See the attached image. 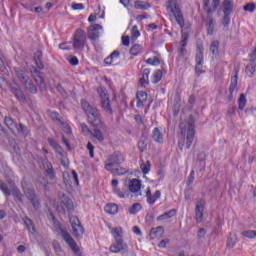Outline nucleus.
<instances>
[{"label":"nucleus","mask_w":256,"mask_h":256,"mask_svg":"<svg viewBox=\"0 0 256 256\" xmlns=\"http://www.w3.org/2000/svg\"><path fill=\"white\" fill-rule=\"evenodd\" d=\"M180 136L178 140V147L180 151H183V147L186 145V149H191L193 141H195V118L190 115L188 118V130L185 137V129L183 128V123L179 124Z\"/></svg>","instance_id":"1"},{"label":"nucleus","mask_w":256,"mask_h":256,"mask_svg":"<svg viewBox=\"0 0 256 256\" xmlns=\"http://www.w3.org/2000/svg\"><path fill=\"white\" fill-rule=\"evenodd\" d=\"M204 11H206L207 16L205 19V25L207 30V35H213L215 31V20L213 19V13L217 11V7L221 5V0H203Z\"/></svg>","instance_id":"2"},{"label":"nucleus","mask_w":256,"mask_h":256,"mask_svg":"<svg viewBox=\"0 0 256 256\" xmlns=\"http://www.w3.org/2000/svg\"><path fill=\"white\" fill-rule=\"evenodd\" d=\"M81 107L86 113L88 118V123L92 125V127H99L101 125V112H99V109L97 107L91 105L87 100L81 101Z\"/></svg>","instance_id":"3"},{"label":"nucleus","mask_w":256,"mask_h":256,"mask_svg":"<svg viewBox=\"0 0 256 256\" xmlns=\"http://www.w3.org/2000/svg\"><path fill=\"white\" fill-rule=\"evenodd\" d=\"M179 3H181V0H168V5L166 9L167 11H169V13H171L170 15L174 17L179 27L183 29V27H185V18L183 17V12L179 7Z\"/></svg>","instance_id":"4"},{"label":"nucleus","mask_w":256,"mask_h":256,"mask_svg":"<svg viewBox=\"0 0 256 256\" xmlns=\"http://www.w3.org/2000/svg\"><path fill=\"white\" fill-rule=\"evenodd\" d=\"M189 33H191V26L185 27L181 31V41L180 47L178 48V59H185V55H187V41H189Z\"/></svg>","instance_id":"5"},{"label":"nucleus","mask_w":256,"mask_h":256,"mask_svg":"<svg viewBox=\"0 0 256 256\" xmlns=\"http://www.w3.org/2000/svg\"><path fill=\"white\" fill-rule=\"evenodd\" d=\"M111 253H121L123 256H129V245L123 239H117L110 246Z\"/></svg>","instance_id":"6"},{"label":"nucleus","mask_w":256,"mask_h":256,"mask_svg":"<svg viewBox=\"0 0 256 256\" xmlns=\"http://www.w3.org/2000/svg\"><path fill=\"white\" fill-rule=\"evenodd\" d=\"M125 161L123 154L121 152H114L109 155L107 161L105 163V169L111 170V168L115 167V165H121Z\"/></svg>","instance_id":"7"},{"label":"nucleus","mask_w":256,"mask_h":256,"mask_svg":"<svg viewBox=\"0 0 256 256\" xmlns=\"http://www.w3.org/2000/svg\"><path fill=\"white\" fill-rule=\"evenodd\" d=\"M5 125L12 131V133H22V135H27V127L23 124L17 125L11 117L6 116L4 119Z\"/></svg>","instance_id":"8"},{"label":"nucleus","mask_w":256,"mask_h":256,"mask_svg":"<svg viewBox=\"0 0 256 256\" xmlns=\"http://www.w3.org/2000/svg\"><path fill=\"white\" fill-rule=\"evenodd\" d=\"M85 41V31H83L82 29H77L73 39L74 49H77L78 51H83V49H85Z\"/></svg>","instance_id":"9"},{"label":"nucleus","mask_w":256,"mask_h":256,"mask_svg":"<svg viewBox=\"0 0 256 256\" xmlns=\"http://www.w3.org/2000/svg\"><path fill=\"white\" fill-rule=\"evenodd\" d=\"M196 66H195V72L199 76L201 73H203V63H204V56H203V44H197L196 49Z\"/></svg>","instance_id":"10"},{"label":"nucleus","mask_w":256,"mask_h":256,"mask_svg":"<svg viewBox=\"0 0 256 256\" xmlns=\"http://www.w3.org/2000/svg\"><path fill=\"white\" fill-rule=\"evenodd\" d=\"M69 219L75 237H83L85 229L83 228V225H81L79 218L77 216H69Z\"/></svg>","instance_id":"11"},{"label":"nucleus","mask_w":256,"mask_h":256,"mask_svg":"<svg viewBox=\"0 0 256 256\" xmlns=\"http://www.w3.org/2000/svg\"><path fill=\"white\" fill-rule=\"evenodd\" d=\"M14 73L16 78L18 79L19 83L23 85L24 83L28 82L31 78L29 77V74L27 72V69L25 68H14Z\"/></svg>","instance_id":"12"},{"label":"nucleus","mask_w":256,"mask_h":256,"mask_svg":"<svg viewBox=\"0 0 256 256\" xmlns=\"http://www.w3.org/2000/svg\"><path fill=\"white\" fill-rule=\"evenodd\" d=\"M203 211H205V200L199 199L196 202L195 207L196 223H201V221H203Z\"/></svg>","instance_id":"13"},{"label":"nucleus","mask_w":256,"mask_h":256,"mask_svg":"<svg viewBox=\"0 0 256 256\" xmlns=\"http://www.w3.org/2000/svg\"><path fill=\"white\" fill-rule=\"evenodd\" d=\"M42 166L45 169L50 181H55V169L53 168V164H51L48 159H44L42 161Z\"/></svg>","instance_id":"14"},{"label":"nucleus","mask_w":256,"mask_h":256,"mask_svg":"<svg viewBox=\"0 0 256 256\" xmlns=\"http://www.w3.org/2000/svg\"><path fill=\"white\" fill-rule=\"evenodd\" d=\"M61 203L66 207L69 213H73V211H75V204H73V200L67 197V195H62Z\"/></svg>","instance_id":"15"},{"label":"nucleus","mask_w":256,"mask_h":256,"mask_svg":"<svg viewBox=\"0 0 256 256\" xmlns=\"http://www.w3.org/2000/svg\"><path fill=\"white\" fill-rule=\"evenodd\" d=\"M26 93H31L32 95L37 94V86L33 83V80L30 78L26 83L22 84Z\"/></svg>","instance_id":"16"},{"label":"nucleus","mask_w":256,"mask_h":256,"mask_svg":"<svg viewBox=\"0 0 256 256\" xmlns=\"http://www.w3.org/2000/svg\"><path fill=\"white\" fill-rule=\"evenodd\" d=\"M128 189L130 193H138V191H141V181H139V179L136 178L130 180Z\"/></svg>","instance_id":"17"},{"label":"nucleus","mask_w":256,"mask_h":256,"mask_svg":"<svg viewBox=\"0 0 256 256\" xmlns=\"http://www.w3.org/2000/svg\"><path fill=\"white\" fill-rule=\"evenodd\" d=\"M163 233H165V229L163 228V226H158L151 229L150 237L151 239H161V237H163Z\"/></svg>","instance_id":"18"},{"label":"nucleus","mask_w":256,"mask_h":256,"mask_svg":"<svg viewBox=\"0 0 256 256\" xmlns=\"http://www.w3.org/2000/svg\"><path fill=\"white\" fill-rule=\"evenodd\" d=\"M100 105L105 113H108V115H113V108L111 107V100L109 98H104L101 100Z\"/></svg>","instance_id":"19"},{"label":"nucleus","mask_w":256,"mask_h":256,"mask_svg":"<svg viewBox=\"0 0 256 256\" xmlns=\"http://www.w3.org/2000/svg\"><path fill=\"white\" fill-rule=\"evenodd\" d=\"M91 137L96 139L98 143H103L105 141V136L103 135V132L99 128H94L93 131L90 133Z\"/></svg>","instance_id":"20"},{"label":"nucleus","mask_w":256,"mask_h":256,"mask_svg":"<svg viewBox=\"0 0 256 256\" xmlns=\"http://www.w3.org/2000/svg\"><path fill=\"white\" fill-rule=\"evenodd\" d=\"M48 143L50 147H52V149H54V151L60 155V157H63V153H65V151H63L61 145L55 142L53 138H48Z\"/></svg>","instance_id":"21"},{"label":"nucleus","mask_w":256,"mask_h":256,"mask_svg":"<svg viewBox=\"0 0 256 256\" xmlns=\"http://www.w3.org/2000/svg\"><path fill=\"white\" fill-rule=\"evenodd\" d=\"M10 190L14 197H16V199H18L20 203H23V194H21V191L19 190V188H17L15 183H10Z\"/></svg>","instance_id":"22"},{"label":"nucleus","mask_w":256,"mask_h":256,"mask_svg":"<svg viewBox=\"0 0 256 256\" xmlns=\"http://www.w3.org/2000/svg\"><path fill=\"white\" fill-rule=\"evenodd\" d=\"M149 73H151V70H149L148 68L143 70L142 77L139 80V83L142 87H145V85H149Z\"/></svg>","instance_id":"23"},{"label":"nucleus","mask_w":256,"mask_h":256,"mask_svg":"<svg viewBox=\"0 0 256 256\" xmlns=\"http://www.w3.org/2000/svg\"><path fill=\"white\" fill-rule=\"evenodd\" d=\"M109 171L110 173H112V175H118V176H121V175H127V173H129V170L127 168H124V167H117V168H114V166L112 168H110V170H107Z\"/></svg>","instance_id":"24"},{"label":"nucleus","mask_w":256,"mask_h":256,"mask_svg":"<svg viewBox=\"0 0 256 256\" xmlns=\"http://www.w3.org/2000/svg\"><path fill=\"white\" fill-rule=\"evenodd\" d=\"M152 139L156 143H163V134L161 133V130L159 128H154L152 131Z\"/></svg>","instance_id":"25"},{"label":"nucleus","mask_w":256,"mask_h":256,"mask_svg":"<svg viewBox=\"0 0 256 256\" xmlns=\"http://www.w3.org/2000/svg\"><path fill=\"white\" fill-rule=\"evenodd\" d=\"M235 91H237V73L231 78V83L229 87V99H233V93H235Z\"/></svg>","instance_id":"26"},{"label":"nucleus","mask_w":256,"mask_h":256,"mask_svg":"<svg viewBox=\"0 0 256 256\" xmlns=\"http://www.w3.org/2000/svg\"><path fill=\"white\" fill-rule=\"evenodd\" d=\"M22 189L25 197H27V199H29L30 201L37 198V195L35 194V190L31 188H25L23 183H22Z\"/></svg>","instance_id":"27"},{"label":"nucleus","mask_w":256,"mask_h":256,"mask_svg":"<svg viewBox=\"0 0 256 256\" xmlns=\"http://www.w3.org/2000/svg\"><path fill=\"white\" fill-rule=\"evenodd\" d=\"M134 7H135V9H140L141 11H147V9H149V7H151V5L145 1L136 0L134 2Z\"/></svg>","instance_id":"28"},{"label":"nucleus","mask_w":256,"mask_h":256,"mask_svg":"<svg viewBox=\"0 0 256 256\" xmlns=\"http://www.w3.org/2000/svg\"><path fill=\"white\" fill-rule=\"evenodd\" d=\"M11 91L15 95V97H17V99L21 101V103H25V94L23 93L22 89L12 87Z\"/></svg>","instance_id":"29"},{"label":"nucleus","mask_w":256,"mask_h":256,"mask_svg":"<svg viewBox=\"0 0 256 256\" xmlns=\"http://www.w3.org/2000/svg\"><path fill=\"white\" fill-rule=\"evenodd\" d=\"M176 213H177L176 209H171L163 213L162 215L158 216V221H165V219H171V217H175Z\"/></svg>","instance_id":"30"},{"label":"nucleus","mask_w":256,"mask_h":256,"mask_svg":"<svg viewBox=\"0 0 256 256\" xmlns=\"http://www.w3.org/2000/svg\"><path fill=\"white\" fill-rule=\"evenodd\" d=\"M138 101H137V107H143V103L147 102V94L143 91H140L136 95Z\"/></svg>","instance_id":"31"},{"label":"nucleus","mask_w":256,"mask_h":256,"mask_svg":"<svg viewBox=\"0 0 256 256\" xmlns=\"http://www.w3.org/2000/svg\"><path fill=\"white\" fill-rule=\"evenodd\" d=\"M24 225L27 227L29 233H35V226L33 225V220L28 218L27 216L23 217Z\"/></svg>","instance_id":"32"},{"label":"nucleus","mask_w":256,"mask_h":256,"mask_svg":"<svg viewBox=\"0 0 256 256\" xmlns=\"http://www.w3.org/2000/svg\"><path fill=\"white\" fill-rule=\"evenodd\" d=\"M34 80L36 85H38L40 91H45L46 89V85H45V80L43 79V76L40 75H36L34 76Z\"/></svg>","instance_id":"33"},{"label":"nucleus","mask_w":256,"mask_h":256,"mask_svg":"<svg viewBox=\"0 0 256 256\" xmlns=\"http://www.w3.org/2000/svg\"><path fill=\"white\" fill-rule=\"evenodd\" d=\"M210 52L213 57H217L219 55V40H214L211 42Z\"/></svg>","instance_id":"34"},{"label":"nucleus","mask_w":256,"mask_h":256,"mask_svg":"<svg viewBox=\"0 0 256 256\" xmlns=\"http://www.w3.org/2000/svg\"><path fill=\"white\" fill-rule=\"evenodd\" d=\"M104 211L110 215H116V213L119 211V207L116 204H107Z\"/></svg>","instance_id":"35"},{"label":"nucleus","mask_w":256,"mask_h":256,"mask_svg":"<svg viewBox=\"0 0 256 256\" xmlns=\"http://www.w3.org/2000/svg\"><path fill=\"white\" fill-rule=\"evenodd\" d=\"M237 243V234L230 233L227 239V247L233 249Z\"/></svg>","instance_id":"36"},{"label":"nucleus","mask_w":256,"mask_h":256,"mask_svg":"<svg viewBox=\"0 0 256 256\" xmlns=\"http://www.w3.org/2000/svg\"><path fill=\"white\" fill-rule=\"evenodd\" d=\"M256 71V63L255 60H250V62L246 66V73H249V77H253V73Z\"/></svg>","instance_id":"37"},{"label":"nucleus","mask_w":256,"mask_h":256,"mask_svg":"<svg viewBox=\"0 0 256 256\" xmlns=\"http://www.w3.org/2000/svg\"><path fill=\"white\" fill-rule=\"evenodd\" d=\"M223 13H232L233 12V0H224L223 2Z\"/></svg>","instance_id":"38"},{"label":"nucleus","mask_w":256,"mask_h":256,"mask_svg":"<svg viewBox=\"0 0 256 256\" xmlns=\"http://www.w3.org/2000/svg\"><path fill=\"white\" fill-rule=\"evenodd\" d=\"M247 105V98L245 97V94H240V97L238 99V109L240 111H243L245 109V106Z\"/></svg>","instance_id":"39"},{"label":"nucleus","mask_w":256,"mask_h":256,"mask_svg":"<svg viewBox=\"0 0 256 256\" xmlns=\"http://www.w3.org/2000/svg\"><path fill=\"white\" fill-rule=\"evenodd\" d=\"M112 235L115 239V241H117V239H123V228L121 227H116L112 230Z\"/></svg>","instance_id":"40"},{"label":"nucleus","mask_w":256,"mask_h":256,"mask_svg":"<svg viewBox=\"0 0 256 256\" xmlns=\"http://www.w3.org/2000/svg\"><path fill=\"white\" fill-rule=\"evenodd\" d=\"M0 190L5 194L6 197H11V189H9V186H7L3 180H0Z\"/></svg>","instance_id":"41"},{"label":"nucleus","mask_w":256,"mask_h":256,"mask_svg":"<svg viewBox=\"0 0 256 256\" xmlns=\"http://www.w3.org/2000/svg\"><path fill=\"white\" fill-rule=\"evenodd\" d=\"M140 169L143 173V175H147L151 171V162L146 161V163L142 162L140 164Z\"/></svg>","instance_id":"42"},{"label":"nucleus","mask_w":256,"mask_h":256,"mask_svg":"<svg viewBox=\"0 0 256 256\" xmlns=\"http://www.w3.org/2000/svg\"><path fill=\"white\" fill-rule=\"evenodd\" d=\"M161 79H163V71L156 70L153 74L152 83H154V85H157V83H159V81H161Z\"/></svg>","instance_id":"43"},{"label":"nucleus","mask_w":256,"mask_h":256,"mask_svg":"<svg viewBox=\"0 0 256 256\" xmlns=\"http://www.w3.org/2000/svg\"><path fill=\"white\" fill-rule=\"evenodd\" d=\"M142 207L140 203H135L129 208L130 215H137L141 211Z\"/></svg>","instance_id":"44"},{"label":"nucleus","mask_w":256,"mask_h":256,"mask_svg":"<svg viewBox=\"0 0 256 256\" xmlns=\"http://www.w3.org/2000/svg\"><path fill=\"white\" fill-rule=\"evenodd\" d=\"M143 48L141 47V45L139 44H134L131 48H130V54L133 55L134 57H136V55L141 53V50Z\"/></svg>","instance_id":"45"},{"label":"nucleus","mask_w":256,"mask_h":256,"mask_svg":"<svg viewBox=\"0 0 256 256\" xmlns=\"http://www.w3.org/2000/svg\"><path fill=\"white\" fill-rule=\"evenodd\" d=\"M242 237H246L247 239H255L256 231L255 230H245L241 233Z\"/></svg>","instance_id":"46"},{"label":"nucleus","mask_w":256,"mask_h":256,"mask_svg":"<svg viewBox=\"0 0 256 256\" xmlns=\"http://www.w3.org/2000/svg\"><path fill=\"white\" fill-rule=\"evenodd\" d=\"M88 38L91 39V41H95L99 39V31L92 30L89 28L88 30Z\"/></svg>","instance_id":"47"},{"label":"nucleus","mask_w":256,"mask_h":256,"mask_svg":"<svg viewBox=\"0 0 256 256\" xmlns=\"http://www.w3.org/2000/svg\"><path fill=\"white\" fill-rule=\"evenodd\" d=\"M97 92H98L99 96H100L101 99H102L101 101H103V99L109 98V95H107V90H106L105 88L99 87V88L97 89Z\"/></svg>","instance_id":"48"},{"label":"nucleus","mask_w":256,"mask_h":256,"mask_svg":"<svg viewBox=\"0 0 256 256\" xmlns=\"http://www.w3.org/2000/svg\"><path fill=\"white\" fill-rule=\"evenodd\" d=\"M114 193L120 197V199H125V197H129V192H123L119 188H114Z\"/></svg>","instance_id":"49"},{"label":"nucleus","mask_w":256,"mask_h":256,"mask_svg":"<svg viewBox=\"0 0 256 256\" xmlns=\"http://www.w3.org/2000/svg\"><path fill=\"white\" fill-rule=\"evenodd\" d=\"M231 14L230 13H224V17L222 20V24L224 27H228L229 23H231Z\"/></svg>","instance_id":"50"},{"label":"nucleus","mask_w":256,"mask_h":256,"mask_svg":"<svg viewBox=\"0 0 256 256\" xmlns=\"http://www.w3.org/2000/svg\"><path fill=\"white\" fill-rule=\"evenodd\" d=\"M146 63L148 65H160L161 60H159V58H157L156 56H154L153 58H148L146 60Z\"/></svg>","instance_id":"51"},{"label":"nucleus","mask_w":256,"mask_h":256,"mask_svg":"<svg viewBox=\"0 0 256 256\" xmlns=\"http://www.w3.org/2000/svg\"><path fill=\"white\" fill-rule=\"evenodd\" d=\"M138 149L141 153H143V151H145V149H147V140L145 139H141L138 142Z\"/></svg>","instance_id":"52"},{"label":"nucleus","mask_w":256,"mask_h":256,"mask_svg":"<svg viewBox=\"0 0 256 256\" xmlns=\"http://www.w3.org/2000/svg\"><path fill=\"white\" fill-rule=\"evenodd\" d=\"M80 127L83 135H91L92 131L89 129V126H87V124L81 123Z\"/></svg>","instance_id":"53"},{"label":"nucleus","mask_w":256,"mask_h":256,"mask_svg":"<svg viewBox=\"0 0 256 256\" xmlns=\"http://www.w3.org/2000/svg\"><path fill=\"white\" fill-rule=\"evenodd\" d=\"M244 11H249L250 13H253L256 9V4L255 3H248L243 7Z\"/></svg>","instance_id":"54"},{"label":"nucleus","mask_w":256,"mask_h":256,"mask_svg":"<svg viewBox=\"0 0 256 256\" xmlns=\"http://www.w3.org/2000/svg\"><path fill=\"white\" fill-rule=\"evenodd\" d=\"M87 149L89 151V155L91 157V159H93V157H95V146H93V144H91V142H88L87 144Z\"/></svg>","instance_id":"55"},{"label":"nucleus","mask_w":256,"mask_h":256,"mask_svg":"<svg viewBox=\"0 0 256 256\" xmlns=\"http://www.w3.org/2000/svg\"><path fill=\"white\" fill-rule=\"evenodd\" d=\"M131 33H132V37H134L135 39H137L141 35V32H139V29L137 28V25H134L132 27Z\"/></svg>","instance_id":"56"},{"label":"nucleus","mask_w":256,"mask_h":256,"mask_svg":"<svg viewBox=\"0 0 256 256\" xmlns=\"http://www.w3.org/2000/svg\"><path fill=\"white\" fill-rule=\"evenodd\" d=\"M30 203L32 204V207L34 209H39V207H41V202L39 201V199H37V197L30 200Z\"/></svg>","instance_id":"57"},{"label":"nucleus","mask_w":256,"mask_h":256,"mask_svg":"<svg viewBox=\"0 0 256 256\" xmlns=\"http://www.w3.org/2000/svg\"><path fill=\"white\" fill-rule=\"evenodd\" d=\"M193 181H195V170H192L190 172V175L188 176V180L186 182V184L189 186V185H192Z\"/></svg>","instance_id":"58"},{"label":"nucleus","mask_w":256,"mask_h":256,"mask_svg":"<svg viewBox=\"0 0 256 256\" xmlns=\"http://www.w3.org/2000/svg\"><path fill=\"white\" fill-rule=\"evenodd\" d=\"M68 61H69V63H71L74 66L79 65V59L77 58V56H70Z\"/></svg>","instance_id":"59"},{"label":"nucleus","mask_w":256,"mask_h":256,"mask_svg":"<svg viewBox=\"0 0 256 256\" xmlns=\"http://www.w3.org/2000/svg\"><path fill=\"white\" fill-rule=\"evenodd\" d=\"M61 127H64V131L67 133V135L71 134V127L67 125L65 122L60 123Z\"/></svg>","instance_id":"60"},{"label":"nucleus","mask_w":256,"mask_h":256,"mask_svg":"<svg viewBox=\"0 0 256 256\" xmlns=\"http://www.w3.org/2000/svg\"><path fill=\"white\" fill-rule=\"evenodd\" d=\"M72 9H74V11H79L81 9H85V6H83L81 3H75L72 4Z\"/></svg>","instance_id":"61"},{"label":"nucleus","mask_w":256,"mask_h":256,"mask_svg":"<svg viewBox=\"0 0 256 256\" xmlns=\"http://www.w3.org/2000/svg\"><path fill=\"white\" fill-rule=\"evenodd\" d=\"M236 109H237V108H236L235 106H230V107L228 108L227 115H228L229 117H233V115H235Z\"/></svg>","instance_id":"62"},{"label":"nucleus","mask_w":256,"mask_h":256,"mask_svg":"<svg viewBox=\"0 0 256 256\" xmlns=\"http://www.w3.org/2000/svg\"><path fill=\"white\" fill-rule=\"evenodd\" d=\"M130 39L129 36H122V45L124 47H129Z\"/></svg>","instance_id":"63"},{"label":"nucleus","mask_w":256,"mask_h":256,"mask_svg":"<svg viewBox=\"0 0 256 256\" xmlns=\"http://www.w3.org/2000/svg\"><path fill=\"white\" fill-rule=\"evenodd\" d=\"M207 235V231L204 228H200L197 234L198 239H201V237H204Z\"/></svg>","instance_id":"64"}]
</instances>
